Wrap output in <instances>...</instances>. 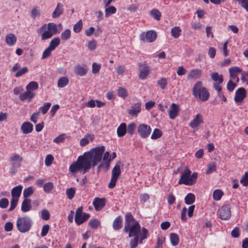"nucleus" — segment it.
Masks as SVG:
<instances>
[{
	"mask_svg": "<svg viewBox=\"0 0 248 248\" xmlns=\"http://www.w3.org/2000/svg\"><path fill=\"white\" fill-rule=\"evenodd\" d=\"M105 150V146H101L84 153L83 155L78 157L76 161L70 165L69 172L72 174L79 171H82L83 174L86 173L92 167H95L101 161Z\"/></svg>",
	"mask_w": 248,
	"mask_h": 248,
	"instance_id": "f257e3e1",
	"label": "nucleus"
},
{
	"mask_svg": "<svg viewBox=\"0 0 248 248\" xmlns=\"http://www.w3.org/2000/svg\"><path fill=\"white\" fill-rule=\"evenodd\" d=\"M124 231L128 233L129 237H133L129 243L131 248H136L139 244H142V241L147 238L148 233L146 228H142L141 229L138 221L130 213L125 215Z\"/></svg>",
	"mask_w": 248,
	"mask_h": 248,
	"instance_id": "f03ea898",
	"label": "nucleus"
},
{
	"mask_svg": "<svg viewBox=\"0 0 248 248\" xmlns=\"http://www.w3.org/2000/svg\"><path fill=\"white\" fill-rule=\"evenodd\" d=\"M58 31L57 26L54 23L44 24L37 30V32L40 34L41 40L45 41L51 38L56 34Z\"/></svg>",
	"mask_w": 248,
	"mask_h": 248,
	"instance_id": "7ed1b4c3",
	"label": "nucleus"
},
{
	"mask_svg": "<svg viewBox=\"0 0 248 248\" xmlns=\"http://www.w3.org/2000/svg\"><path fill=\"white\" fill-rule=\"evenodd\" d=\"M197 173H191L190 170L186 167L181 172V175L178 181L179 185H185L186 186H192L195 184L197 179Z\"/></svg>",
	"mask_w": 248,
	"mask_h": 248,
	"instance_id": "20e7f679",
	"label": "nucleus"
},
{
	"mask_svg": "<svg viewBox=\"0 0 248 248\" xmlns=\"http://www.w3.org/2000/svg\"><path fill=\"white\" fill-rule=\"evenodd\" d=\"M32 225L31 219L28 217H19L16 221L18 230L21 232H28Z\"/></svg>",
	"mask_w": 248,
	"mask_h": 248,
	"instance_id": "39448f33",
	"label": "nucleus"
},
{
	"mask_svg": "<svg viewBox=\"0 0 248 248\" xmlns=\"http://www.w3.org/2000/svg\"><path fill=\"white\" fill-rule=\"evenodd\" d=\"M23 160V157L17 154H15L11 155L9 158V161L11 168L10 173L15 174L17 170L21 166V162Z\"/></svg>",
	"mask_w": 248,
	"mask_h": 248,
	"instance_id": "423d86ee",
	"label": "nucleus"
},
{
	"mask_svg": "<svg viewBox=\"0 0 248 248\" xmlns=\"http://www.w3.org/2000/svg\"><path fill=\"white\" fill-rule=\"evenodd\" d=\"M90 217L89 214L83 212V207L80 206L76 210L75 217V222L78 225H80L87 220Z\"/></svg>",
	"mask_w": 248,
	"mask_h": 248,
	"instance_id": "0eeeda50",
	"label": "nucleus"
},
{
	"mask_svg": "<svg viewBox=\"0 0 248 248\" xmlns=\"http://www.w3.org/2000/svg\"><path fill=\"white\" fill-rule=\"evenodd\" d=\"M211 78L214 81H215L213 83L214 88L218 93H219L222 90L221 84L223 82L222 75L219 74L217 72H214L211 74Z\"/></svg>",
	"mask_w": 248,
	"mask_h": 248,
	"instance_id": "6e6552de",
	"label": "nucleus"
},
{
	"mask_svg": "<svg viewBox=\"0 0 248 248\" xmlns=\"http://www.w3.org/2000/svg\"><path fill=\"white\" fill-rule=\"evenodd\" d=\"M140 39L144 42H153L155 40L157 37L156 32L153 30H150L146 32H143L140 35Z\"/></svg>",
	"mask_w": 248,
	"mask_h": 248,
	"instance_id": "1a4fd4ad",
	"label": "nucleus"
},
{
	"mask_svg": "<svg viewBox=\"0 0 248 248\" xmlns=\"http://www.w3.org/2000/svg\"><path fill=\"white\" fill-rule=\"evenodd\" d=\"M152 129L149 125L142 124H140L138 127V132L140 137L146 138L150 135Z\"/></svg>",
	"mask_w": 248,
	"mask_h": 248,
	"instance_id": "9d476101",
	"label": "nucleus"
},
{
	"mask_svg": "<svg viewBox=\"0 0 248 248\" xmlns=\"http://www.w3.org/2000/svg\"><path fill=\"white\" fill-rule=\"evenodd\" d=\"M217 213L221 219L223 220L228 219L231 216L230 206L229 205L222 206L218 209Z\"/></svg>",
	"mask_w": 248,
	"mask_h": 248,
	"instance_id": "9b49d317",
	"label": "nucleus"
},
{
	"mask_svg": "<svg viewBox=\"0 0 248 248\" xmlns=\"http://www.w3.org/2000/svg\"><path fill=\"white\" fill-rule=\"evenodd\" d=\"M106 203V200L104 198H95L93 202V204L96 211H99L103 209Z\"/></svg>",
	"mask_w": 248,
	"mask_h": 248,
	"instance_id": "f8f14e48",
	"label": "nucleus"
},
{
	"mask_svg": "<svg viewBox=\"0 0 248 248\" xmlns=\"http://www.w3.org/2000/svg\"><path fill=\"white\" fill-rule=\"evenodd\" d=\"M246 96V90L244 88H239L235 93L234 100L236 103H241Z\"/></svg>",
	"mask_w": 248,
	"mask_h": 248,
	"instance_id": "ddd939ff",
	"label": "nucleus"
},
{
	"mask_svg": "<svg viewBox=\"0 0 248 248\" xmlns=\"http://www.w3.org/2000/svg\"><path fill=\"white\" fill-rule=\"evenodd\" d=\"M140 66L142 68L140 69V73L139 75V78L141 80H145L147 78L150 73V67L147 64H140Z\"/></svg>",
	"mask_w": 248,
	"mask_h": 248,
	"instance_id": "4468645a",
	"label": "nucleus"
},
{
	"mask_svg": "<svg viewBox=\"0 0 248 248\" xmlns=\"http://www.w3.org/2000/svg\"><path fill=\"white\" fill-rule=\"evenodd\" d=\"M202 71L198 69H193L190 71L186 76L187 80H196L201 77Z\"/></svg>",
	"mask_w": 248,
	"mask_h": 248,
	"instance_id": "2eb2a0df",
	"label": "nucleus"
},
{
	"mask_svg": "<svg viewBox=\"0 0 248 248\" xmlns=\"http://www.w3.org/2000/svg\"><path fill=\"white\" fill-rule=\"evenodd\" d=\"M193 95L195 98L199 99L200 100L202 99V82L198 81L194 85L193 90Z\"/></svg>",
	"mask_w": 248,
	"mask_h": 248,
	"instance_id": "dca6fc26",
	"label": "nucleus"
},
{
	"mask_svg": "<svg viewBox=\"0 0 248 248\" xmlns=\"http://www.w3.org/2000/svg\"><path fill=\"white\" fill-rule=\"evenodd\" d=\"M35 93H32L29 91L26 90V92L21 93L19 95V98L21 101L27 100L30 102L34 97Z\"/></svg>",
	"mask_w": 248,
	"mask_h": 248,
	"instance_id": "f3484780",
	"label": "nucleus"
},
{
	"mask_svg": "<svg viewBox=\"0 0 248 248\" xmlns=\"http://www.w3.org/2000/svg\"><path fill=\"white\" fill-rule=\"evenodd\" d=\"M33 125L29 122L23 123L21 126V131L24 134L31 133L33 130Z\"/></svg>",
	"mask_w": 248,
	"mask_h": 248,
	"instance_id": "a211bd4d",
	"label": "nucleus"
},
{
	"mask_svg": "<svg viewBox=\"0 0 248 248\" xmlns=\"http://www.w3.org/2000/svg\"><path fill=\"white\" fill-rule=\"evenodd\" d=\"M22 189L23 186L21 185H19L12 188L11 190L12 198L19 199L21 195Z\"/></svg>",
	"mask_w": 248,
	"mask_h": 248,
	"instance_id": "6ab92c4d",
	"label": "nucleus"
},
{
	"mask_svg": "<svg viewBox=\"0 0 248 248\" xmlns=\"http://www.w3.org/2000/svg\"><path fill=\"white\" fill-rule=\"evenodd\" d=\"M16 37L13 33H9L5 37V42L8 46H14L16 43Z\"/></svg>",
	"mask_w": 248,
	"mask_h": 248,
	"instance_id": "aec40b11",
	"label": "nucleus"
},
{
	"mask_svg": "<svg viewBox=\"0 0 248 248\" xmlns=\"http://www.w3.org/2000/svg\"><path fill=\"white\" fill-rule=\"evenodd\" d=\"M127 132V126L125 123H123L120 124L117 129V134L119 137H122Z\"/></svg>",
	"mask_w": 248,
	"mask_h": 248,
	"instance_id": "412c9836",
	"label": "nucleus"
},
{
	"mask_svg": "<svg viewBox=\"0 0 248 248\" xmlns=\"http://www.w3.org/2000/svg\"><path fill=\"white\" fill-rule=\"evenodd\" d=\"M31 200L25 199L21 205V211L23 212H27L31 209Z\"/></svg>",
	"mask_w": 248,
	"mask_h": 248,
	"instance_id": "4be33fe9",
	"label": "nucleus"
},
{
	"mask_svg": "<svg viewBox=\"0 0 248 248\" xmlns=\"http://www.w3.org/2000/svg\"><path fill=\"white\" fill-rule=\"evenodd\" d=\"M63 5L61 3H58L57 5L56 8L53 11L52 14L53 18H56L59 17L63 13Z\"/></svg>",
	"mask_w": 248,
	"mask_h": 248,
	"instance_id": "5701e85b",
	"label": "nucleus"
},
{
	"mask_svg": "<svg viewBox=\"0 0 248 248\" xmlns=\"http://www.w3.org/2000/svg\"><path fill=\"white\" fill-rule=\"evenodd\" d=\"M39 88L38 83L34 81L30 82L26 86V90L35 93V91L37 90Z\"/></svg>",
	"mask_w": 248,
	"mask_h": 248,
	"instance_id": "b1692460",
	"label": "nucleus"
},
{
	"mask_svg": "<svg viewBox=\"0 0 248 248\" xmlns=\"http://www.w3.org/2000/svg\"><path fill=\"white\" fill-rule=\"evenodd\" d=\"M122 218L121 216L117 217L113 221V228L115 230H120L123 226Z\"/></svg>",
	"mask_w": 248,
	"mask_h": 248,
	"instance_id": "393cba45",
	"label": "nucleus"
},
{
	"mask_svg": "<svg viewBox=\"0 0 248 248\" xmlns=\"http://www.w3.org/2000/svg\"><path fill=\"white\" fill-rule=\"evenodd\" d=\"M74 71L77 75L83 76L86 74L87 70L85 67L78 65L75 67Z\"/></svg>",
	"mask_w": 248,
	"mask_h": 248,
	"instance_id": "a878e982",
	"label": "nucleus"
},
{
	"mask_svg": "<svg viewBox=\"0 0 248 248\" xmlns=\"http://www.w3.org/2000/svg\"><path fill=\"white\" fill-rule=\"evenodd\" d=\"M121 173V167L120 163H118L116 164L112 170L111 176L118 179Z\"/></svg>",
	"mask_w": 248,
	"mask_h": 248,
	"instance_id": "bb28decb",
	"label": "nucleus"
},
{
	"mask_svg": "<svg viewBox=\"0 0 248 248\" xmlns=\"http://www.w3.org/2000/svg\"><path fill=\"white\" fill-rule=\"evenodd\" d=\"M170 243L173 246H176L179 244V237L175 233H171L170 234Z\"/></svg>",
	"mask_w": 248,
	"mask_h": 248,
	"instance_id": "cd10ccee",
	"label": "nucleus"
},
{
	"mask_svg": "<svg viewBox=\"0 0 248 248\" xmlns=\"http://www.w3.org/2000/svg\"><path fill=\"white\" fill-rule=\"evenodd\" d=\"M60 39L59 37H55L50 42L48 47L53 51L60 44Z\"/></svg>",
	"mask_w": 248,
	"mask_h": 248,
	"instance_id": "c85d7f7f",
	"label": "nucleus"
},
{
	"mask_svg": "<svg viewBox=\"0 0 248 248\" xmlns=\"http://www.w3.org/2000/svg\"><path fill=\"white\" fill-rule=\"evenodd\" d=\"M217 164L215 162H212L207 165V169L205 170L206 174H210L216 171Z\"/></svg>",
	"mask_w": 248,
	"mask_h": 248,
	"instance_id": "c756f323",
	"label": "nucleus"
},
{
	"mask_svg": "<svg viewBox=\"0 0 248 248\" xmlns=\"http://www.w3.org/2000/svg\"><path fill=\"white\" fill-rule=\"evenodd\" d=\"M68 78L66 77H62L58 79L57 85L59 88H63L65 87L68 84Z\"/></svg>",
	"mask_w": 248,
	"mask_h": 248,
	"instance_id": "7c9ffc66",
	"label": "nucleus"
},
{
	"mask_svg": "<svg viewBox=\"0 0 248 248\" xmlns=\"http://www.w3.org/2000/svg\"><path fill=\"white\" fill-rule=\"evenodd\" d=\"M93 139V135H87L84 138L81 139L80 140V145L81 146H85L88 144L90 141H92Z\"/></svg>",
	"mask_w": 248,
	"mask_h": 248,
	"instance_id": "2f4dec72",
	"label": "nucleus"
},
{
	"mask_svg": "<svg viewBox=\"0 0 248 248\" xmlns=\"http://www.w3.org/2000/svg\"><path fill=\"white\" fill-rule=\"evenodd\" d=\"M195 200V195L193 193H189L185 197V202L186 204L189 205L194 202Z\"/></svg>",
	"mask_w": 248,
	"mask_h": 248,
	"instance_id": "473e14b6",
	"label": "nucleus"
},
{
	"mask_svg": "<svg viewBox=\"0 0 248 248\" xmlns=\"http://www.w3.org/2000/svg\"><path fill=\"white\" fill-rule=\"evenodd\" d=\"M35 189L33 186H30L25 188L23 191V197L24 199H28L27 198L31 196L34 192Z\"/></svg>",
	"mask_w": 248,
	"mask_h": 248,
	"instance_id": "72a5a7b5",
	"label": "nucleus"
},
{
	"mask_svg": "<svg viewBox=\"0 0 248 248\" xmlns=\"http://www.w3.org/2000/svg\"><path fill=\"white\" fill-rule=\"evenodd\" d=\"M117 11L116 8L113 6H110L106 8L105 10V16L109 17L111 15L114 14Z\"/></svg>",
	"mask_w": 248,
	"mask_h": 248,
	"instance_id": "f704fd0d",
	"label": "nucleus"
},
{
	"mask_svg": "<svg viewBox=\"0 0 248 248\" xmlns=\"http://www.w3.org/2000/svg\"><path fill=\"white\" fill-rule=\"evenodd\" d=\"M181 29L179 27L175 26L171 29V34L174 38H178L181 34Z\"/></svg>",
	"mask_w": 248,
	"mask_h": 248,
	"instance_id": "c9c22d12",
	"label": "nucleus"
},
{
	"mask_svg": "<svg viewBox=\"0 0 248 248\" xmlns=\"http://www.w3.org/2000/svg\"><path fill=\"white\" fill-rule=\"evenodd\" d=\"M71 35V30L67 29H65L61 34V38L62 40L66 41L68 40Z\"/></svg>",
	"mask_w": 248,
	"mask_h": 248,
	"instance_id": "e433bc0d",
	"label": "nucleus"
},
{
	"mask_svg": "<svg viewBox=\"0 0 248 248\" xmlns=\"http://www.w3.org/2000/svg\"><path fill=\"white\" fill-rule=\"evenodd\" d=\"M69 137L67 136L65 134H62L59 135L53 140V142L59 144L63 142L65 139L69 138Z\"/></svg>",
	"mask_w": 248,
	"mask_h": 248,
	"instance_id": "4c0bfd02",
	"label": "nucleus"
},
{
	"mask_svg": "<svg viewBox=\"0 0 248 248\" xmlns=\"http://www.w3.org/2000/svg\"><path fill=\"white\" fill-rule=\"evenodd\" d=\"M223 195V192L221 190L216 189L213 194V197L214 200L219 201Z\"/></svg>",
	"mask_w": 248,
	"mask_h": 248,
	"instance_id": "58836bf2",
	"label": "nucleus"
},
{
	"mask_svg": "<svg viewBox=\"0 0 248 248\" xmlns=\"http://www.w3.org/2000/svg\"><path fill=\"white\" fill-rule=\"evenodd\" d=\"M117 94L119 97L123 98H125L128 96V92L127 90L123 87H119L118 89Z\"/></svg>",
	"mask_w": 248,
	"mask_h": 248,
	"instance_id": "ea45409f",
	"label": "nucleus"
},
{
	"mask_svg": "<svg viewBox=\"0 0 248 248\" xmlns=\"http://www.w3.org/2000/svg\"><path fill=\"white\" fill-rule=\"evenodd\" d=\"M157 83L161 89L164 90L168 85L167 79L165 78H162L157 81Z\"/></svg>",
	"mask_w": 248,
	"mask_h": 248,
	"instance_id": "a19ab883",
	"label": "nucleus"
},
{
	"mask_svg": "<svg viewBox=\"0 0 248 248\" xmlns=\"http://www.w3.org/2000/svg\"><path fill=\"white\" fill-rule=\"evenodd\" d=\"M162 135V131L158 128H155L153 131L151 138L152 140H156L161 137Z\"/></svg>",
	"mask_w": 248,
	"mask_h": 248,
	"instance_id": "79ce46f5",
	"label": "nucleus"
},
{
	"mask_svg": "<svg viewBox=\"0 0 248 248\" xmlns=\"http://www.w3.org/2000/svg\"><path fill=\"white\" fill-rule=\"evenodd\" d=\"M151 16L155 19L159 20L161 16L160 12L157 9H153L150 12Z\"/></svg>",
	"mask_w": 248,
	"mask_h": 248,
	"instance_id": "37998d69",
	"label": "nucleus"
},
{
	"mask_svg": "<svg viewBox=\"0 0 248 248\" xmlns=\"http://www.w3.org/2000/svg\"><path fill=\"white\" fill-rule=\"evenodd\" d=\"M211 226H212V223L211 220H205V223H204L203 225L202 226V229H205L206 231V234H210L211 233Z\"/></svg>",
	"mask_w": 248,
	"mask_h": 248,
	"instance_id": "c03bdc74",
	"label": "nucleus"
},
{
	"mask_svg": "<svg viewBox=\"0 0 248 248\" xmlns=\"http://www.w3.org/2000/svg\"><path fill=\"white\" fill-rule=\"evenodd\" d=\"M83 24L82 20H79L73 27V31L76 33L79 32L82 28Z\"/></svg>",
	"mask_w": 248,
	"mask_h": 248,
	"instance_id": "a18cd8bd",
	"label": "nucleus"
},
{
	"mask_svg": "<svg viewBox=\"0 0 248 248\" xmlns=\"http://www.w3.org/2000/svg\"><path fill=\"white\" fill-rule=\"evenodd\" d=\"M136 128V124L134 123L129 124L127 126V132L130 135H132Z\"/></svg>",
	"mask_w": 248,
	"mask_h": 248,
	"instance_id": "49530a36",
	"label": "nucleus"
},
{
	"mask_svg": "<svg viewBox=\"0 0 248 248\" xmlns=\"http://www.w3.org/2000/svg\"><path fill=\"white\" fill-rule=\"evenodd\" d=\"M101 67V64L100 63L93 62L92 64V73L94 74L98 73Z\"/></svg>",
	"mask_w": 248,
	"mask_h": 248,
	"instance_id": "de8ad7c7",
	"label": "nucleus"
},
{
	"mask_svg": "<svg viewBox=\"0 0 248 248\" xmlns=\"http://www.w3.org/2000/svg\"><path fill=\"white\" fill-rule=\"evenodd\" d=\"M89 224L92 228L96 229L100 225V222L98 219H94L91 220Z\"/></svg>",
	"mask_w": 248,
	"mask_h": 248,
	"instance_id": "09e8293b",
	"label": "nucleus"
},
{
	"mask_svg": "<svg viewBox=\"0 0 248 248\" xmlns=\"http://www.w3.org/2000/svg\"><path fill=\"white\" fill-rule=\"evenodd\" d=\"M200 114H197L196 117L190 123V125L193 128H196L200 124V120L199 117Z\"/></svg>",
	"mask_w": 248,
	"mask_h": 248,
	"instance_id": "8fccbe9b",
	"label": "nucleus"
},
{
	"mask_svg": "<svg viewBox=\"0 0 248 248\" xmlns=\"http://www.w3.org/2000/svg\"><path fill=\"white\" fill-rule=\"evenodd\" d=\"M238 4L248 12V0H236Z\"/></svg>",
	"mask_w": 248,
	"mask_h": 248,
	"instance_id": "3c124183",
	"label": "nucleus"
},
{
	"mask_svg": "<svg viewBox=\"0 0 248 248\" xmlns=\"http://www.w3.org/2000/svg\"><path fill=\"white\" fill-rule=\"evenodd\" d=\"M53 185L52 183L48 182L46 183L43 186V189L46 193H49L53 189Z\"/></svg>",
	"mask_w": 248,
	"mask_h": 248,
	"instance_id": "603ef678",
	"label": "nucleus"
},
{
	"mask_svg": "<svg viewBox=\"0 0 248 248\" xmlns=\"http://www.w3.org/2000/svg\"><path fill=\"white\" fill-rule=\"evenodd\" d=\"M29 71L27 66L23 67L21 69L18 71L15 74V77L18 78L22 76L23 75L27 73Z\"/></svg>",
	"mask_w": 248,
	"mask_h": 248,
	"instance_id": "864d4df0",
	"label": "nucleus"
},
{
	"mask_svg": "<svg viewBox=\"0 0 248 248\" xmlns=\"http://www.w3.org/2000/svg\"><path fill=\"white\" fill-rule=\"evenodd\" d=\"M53 50H51L48 46L45 49V50L43 51L42 58L41 59H45L48 57H49L51 55V52Z\"/></svg>",
	"mask_w": 248,
	"mask_h": 248,
	"instance_id": "5fc2aeb1",
	"label": "nucleus"
},
{
	"mask_svg": "<svg viewBox=\"0 0 248 248\" xmlns=\"http://www.w3.org/2000/svg\"><path fill=\"white\" fill-rule=\"evenodd\" d=\"M76 191L74 188H70L66 191V193L69 199L71 200L75 195Z\"/></svg>",
	"mask_w": 248,
	"mask_h": 248,
	"instance_id": "6e6d98bb",
	"label": "nucleus"
},
{
	"mask_svg": "<svg viewBox=\"0 0 248 248\" xmlns=\"http://www.w3.org/2000/svg\"><path fill=\"white\" fill-rule=\"evenodd\" d=\"M229 73H232L238 75V73H241L242 70L237 66L231 67L229 69Z\"/></svg>",
	"mask_w": 248,
	"mask_h": 248,
	"instance_id": "4d7b16f0",
	"label": "nucleus"
},
{
	"mask_svg": "<svg viewBox=\"0 0 248 248\" xmlns=\"http://www.w3.org/2000/svg\"><path fill=\"white\" fill-rule=\"evenodd\" d=\"M19 199H14L13 198H12L11 202H10V207L9 209V211H12L13 210L17 205L18 201Z\"/></svg>",
	"mask_w": 248,
	"mask_h": 248,
	"instance_id": "13d9d810",
	"label": "nucleus"
},
{
	"mask_svg": "<svg viewBox=\"0 0 248 248\" xmlns=\"http://www.w3.org/2000/svg\"><path fill=\"white\" fill-rule=\"evenodd\" d=\"M19 199H14L13 198H12L11 202H10V207L9 209V211H12L13 210L17 205L18 201Z\"/></svg>",
	"mask_w": 248,
	"mask_h": 248,
	"instance_id": "bf43d9fd",
	"label": "nucleus"
},
{
	"mask_svg": "<svg viewBox=\"0 0 248 248\" xmlns=\"http://www.w3.org/2000/svg\"><path fill=\"white\" fill-rule=\"evenodd\" d=\"M19 199H14L13 198H12L11 202H10V207L9 209V211H12L13 210L17 205L18 201Z\"/></svg>",
	"mask_w": 248,
	"mask_h": 248,
	"instance_id": "052dcab7",
	"label": "nucleus"
},
{
	"mask_svg": "<svg viewBox=\"0 0 248 248\" xmlns=\"http://www.w3.org/2000/svg\"><path fill=\"white\" fill-rule=\"evenodd\" d=\"M96 46H97L96 42L95 40L93 39L92 40L88 42V48L90 50H95L96 48Z\"/></svg>",
	"mask_w": 248,
	"mask_h": 248,
	"instance_id": "680f3d73",
	"label": "nucleus"
},
{
	"mask_svg": "<svg viewBox=\"0 0 248 248\" xmlns=\"http://www.w3.org/2000/svg\"><path fill=\"white\" fill-rule=\"evenodd\" d=\"M54 159L53 156L51 155H47L45 158V165L46 166H49L52 163V161Z\"/></svg>",
	"mask_w": 248,
	"mask_h": 248,
	"instance_id": "e2e57ef3",
	"label": "nucleus"
},
{
	"mask_svg": "<svg viewBox=\"0 0 248 248\" xmlns=\"http://www.w3.org/2000/svg\"><path fill=\"white\" fill-rule=\"evenodd\" d=\"M240 183L244 186L248 185V172H246L245 175L242 176L240 180Z\"/></svg>",
	"mask_w": 248,
	"mask_h": 248,
	"instance_id": "0e129e2a",
	"label": "nucleus"
},
{
	"mask_svg": "<svg viewBox=\"0 0 248 248\" xmlns=\"http://www.w3.org/2000/svg\"><path fill=\"white\" fill-rule=\"evenodd\" d=\"M236 86V84L234 83L231 80H230L227 84V90L230 92H232Z\"/></svg>",
	"mask_w": 248,
	"mask_h": 248,
	"instance_id": "69168bd1",
	"label": "nucleus"
},
{
	"mask_svg": "<svg viewBox=\"0 0 248 248\" xmlns=\"http://www.w3.org/2000/svg\"><path fill=\"white\" fill-rule=\"evenodd\" d=\"M9 204V201L6 198H2L0 200V207L1 208H6Z\"/></svg>",
	"mask_w": 248,
	"mask_h": 248,
	"instance_id": "338daca9",
	"label": "nucleus"
},
{
	"mask_svg": "<svg viewBox=\"0 0 248 248\" xmlns=\"http://www.w3.org/2000/svg\"><path fill=\"white\" fill-rule=\"evenodd\" d=\"M41 217L44 220H47L50 217V214L48 210L44 209L41 211Z\"/></svg>",
	"mask_w": 248,
	"mask_h": 248,
	"instance_id": "774afa93",
	"label": "nucleus"
}]
</instances>
